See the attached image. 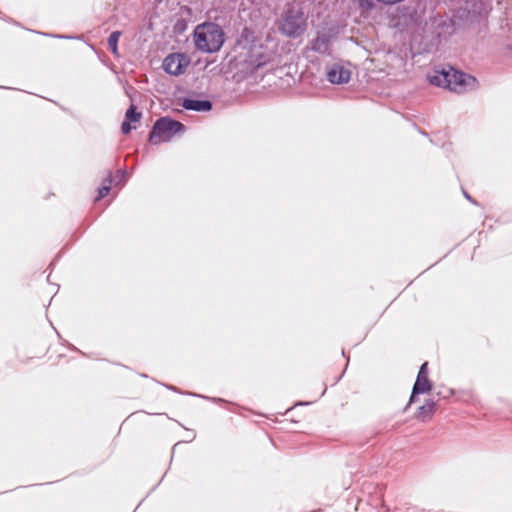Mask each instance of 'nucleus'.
I'll list each match as a JSON object with an SVG mask.
<instances>
[{
    "mask_svg": "<svg viewBox=\"0 0 512 512\" xmlns=\"http://www.w3.org/2000/svg\"><path fill=\"white\" fill-rule=\"evenodd\" d=\"M256 36L254 31L245 27L242 29L238 39L237 45L245 51L258 48L259 45L256 44Z\"/></svg>",
    "mask_w": 512,
    "mask_h": 512,
    "instance_id": "obj_9",
    "label": "nucleus"
},
{
    "mask_svg": "<svg viewBox=\"0 0 512 512\" xmlns=\"http://www.w3.org/2000/svg\"><path fill=\"white\" fill-rule=\"evenodd\" d=\"M121 35H122L121 31H113L107 40L109 50L115 57H119L118 41H119Z\"/></svg>",
    "mask_w": 512,
    "mask_h": 512,
    "instance_id": "obj_13",
    "label": "nucleus"
},
{
    "mask_svg": "<svg viewBox=\"0 0 512 512\" xmlns=\"http://www.w3.org/2000/svg\"><path fill=\"white\" fill-rule=\"evenodd\" d=\"M378 0H358V5L363 10H372Z\"/></svg>",
    "mask_w": 512,
    "mask_h": 512,
    "instance_id": "obj_16",
    "label": "nucleus"
},
{
    "mask_svg": "<svg viewBox=\"0 0 512 512\" xmlns=\"http://www.w3.org/2000/svg\"><path fill=\"white\" fill-rule=\"evenodd\" d=\"M141 113L137 112V108L134 104H131L125 113V121L138 122L141 119Z\"/></svg>",
    "mask_w": 512,
    "mask_h": 512,
    "instance_id": "obj_14",
    "label": "nucleus"
},
{
    "mask_svg": "<svg viewBox=\"0 0 512 512\" xmlns=\"http://www.w3.org/2000/svg\"><path fill=\"white\" fill-rule=\"evenodd\" d=\"M351 73L348 69L340 65H334L327 72V79L332 84H345L348 83Z\"/></svg>",
    "mask_w": 512,
    "mask_h": 512,
    "instance_id": "obj_8",
    "label": "nucleus"
},
{
    "mask_svg": "<svg viewBox=\"0 0 512 512\" xmlns=\"http://www.w3.org/2000/svg\"><path fill=\"white\" fill-rule=\"evenodd\" d=\"M280 29L284 35L292 38L303 34L306 29V18L302 9L288 8L283 15Z\"/></svg>",
    "mask_w": 512,
    "mask_h": 512,
    "instance_id": "obj_4",
    "label": "nucleus"
},
{
    "mask_svg": "<svg viewBox=\"0 0 512 512\" xmlns=\"http://www.w3.org/2000/svg\"><path fill=\"white\" fill-rule=\"evenodd\" d=\"M463 194L466 199H468L472 203H475V201L471 198V196L466 191H463Z\"/></svg>",
    "mask_w": 512,
    "mask_h": 512,
    "instance_id": "obj_20",
    "label": "nucleus"
},
{
    "mask_svg": "<svg viewBox=\"0 0 512 512\" xmlns=\"http://www.w3.org/2000/svg\"><path fill=\"white\" fill-rule=\"evenodd\" d=\"M225 40L222 28L215 23L207 22L198 25L194 30V43L204 53H215L221 49Z\"/></svg>",
    "mask_w": 512,
    "mask_h": 512,
    "instance_id": "obj_1",
    "label": "nucleus"
},
{
    "mask_svg": "<svg viewBox=\"0 0 512 512\" xmlns=\"http://www.w3.org/2000/svg\"><path fill=\"white\" fill-rule=\"evenodd\" d=\"M310 48L320 54H326L330 49V37L324 33L318 34L310 43Z\"/></svg>",
    "mask_w": 512,
    "mask_h": 512,
    "instance_id": "obj_11",
    "label": "nucleus"
},
{
    "mask_svg": "<svg viewBox=\"0 0 512 512\" xmlns=\"http://www.w3.org/2000/svg\"><path fill=\"white\" fill-rule=\"evenodd\" d=\"M432 389V382L428 378V363L425 362L420 366L419 372L417 374L416 381L413 385L412 394L410 396L408 407L415 401V397L419 394H424L429 392ZM407 408H405L406 410Z\"/></svg>",
    "mask_w": 512,
    "mask_h": 512,
    "instance_id": "obj_6",
    "label": "nucleus"
},
{
    "mask_svg": "<svg viewBox=\"0 0 512 512\" xmlns=\"http://www.w3.org/2000/svg\"><path fill=\"white\" fill-rule=\"evenodd\" d=\"M188 64L189 59L187 56L181 53H173L164 59L163 69L170 75L178 76L185 72Z\"/></svg>",
    "mask_w": 512,
    "mask_h": 512,
    "instance_id": "obj_7",
    "label": "nucleus"
},
{
    "mask_svg": "<svg viewBox=\"0 0 512 512\" xmlns=\"http://www.w3.org/2000/svg\"><path fill=\"white\" fill-rule=\"evenodd\" d=\"M430 83L461 93L473 88L476 84V78L450 68L449 70L435 71L434 75L430 76Z\"/></svg>",
    "mask_w": 512,
    "mask_h": 512,
    "instance_id": "obj_2",
    "label": "nucleus"
},
{
    "mask_svg": "<svg viewBox=\"0 0 512 512\" xmlns=\"http://www.w3.org/2000/svg\"><path fill=\"white\" fill-rule=\"evenodd\" d=\"M112 183V178L111 176L108 177V185H103L102 187H100L98 189V195L96 197V201L104 198L110 191V184Z\"/></svg>",
    "mask_w": 512,
    "mask_h": 512,
    "instance_id": "obj_15",
    "label": "nucleus"
},
{
    "mask_svg": "<svg viewBox=\"0 0 512 512\" xmlns=\"http://www.w3.org/2000/svg\"><path fill=\"white\" fill-rule=\"evenodd\" d=\"M132 129H136V126H132L131 125V122H128V121H123L122 125H121V131L123 134H128L132 131Z\"/></svg>",
    "mask_w": 512,
    "mask_h": 512,
    "instance_id": "obj_17",
    "label": "nucleus"
},
{
    "mask_svg": "<svg viewBox=\"0 0 512 512\" xmlns=\"http://www.w3.org/2000/svg\"><path fill=\"white\" fill-rule=\"evenodd\" d=\"M182 106L186 110L192 111H209L212 109V103L209 100H194L190 98L184 99Z\"/></svg>",
    "mask_w": 512,
    "mask_h": 512,
    "instance_id": "obj_12",
    "label": "nucleus"
},
{
    "mask_svg": "<svg viewBox=\"0 0 512 512\" xmlns=\"http://www.w3.org/2000/svg\"><path fill=\"white\" fill-rule=\"evenodd\" d=\"M436 411V402L432 399L426 400L425 403L420 406L415 414L416 418L421 422H426L432 419Z\"/></svg>",
    "mask_w": 512,
    "mask_h": 512,
    "instance_id": "obj_10",
    "label": "nucleus"
},
{
    "mask_svg": "<svg viewBox=\"0 0 512 512\" xmlns=\"http://www.w3.org/2000/svg\"><path fill=\"white\" fill-rule=\"evenodd\" d=\"M241 71L245 74H252L270 61V56L264 51L262 45L245 52L239 56Z\"/></svg>",
    "mask_w": 512,
    "mask_h": 512,
    "instance_id": "obj_5",
    "label": "nucleus"
},
{
    "mask_svg": "<svg viewBox=\"0 0 512 512\" xmlns=\"http://www.w3.org/2000/svg\"><path fill=\"white\" fill-rule=\"evenodd\" d=\"M185 126L170 117H161L153 125L149 133V142L157 145L170 141L174 135L183 132Z\"/></svg>",
    "mask_w": 512,
    "mask_h": 512,
    "instance_id": "obj_3",
    "label": "nucleus"
},
{
    "mask_svg": "<svg viewBox=\"0 0 512 512\" xmlns=\"http://www.w3.org/2000/svg\"><path fill=\"white\" fill-rule=\"evenodd\" d=\"M116 177L119 178V179L124 178L125 177V172H123L121 170L117 171Z\"/></svg>",
    "mask_w": 512,
    "mask_h": 512,
    "instance_id": "obj_19",
    "label": "nucleus"
},
{
    "mask_svg": "<svg viewBox=\"0 0 512 512\" xmlns=\"http://www.w3.org/2000/svg\"><path fill=\"white\" fill-rule=\"evenodd\" d=\"M403 0H378L379 3H382L384 5H394L397 3L402 2Z\"/></svg>",
    "mask_w": 512,
    "mask_h": 512,
    "instance_id": "obj_18",
    "label": "nucleus"
}]
</instances>
